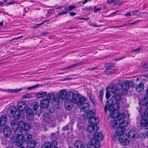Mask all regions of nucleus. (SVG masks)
Wrapping results in <instances>:
<instances>
[{
  "label": "nucleus",
  "mask_w": 148,
  "mask_h": 148,
  "mask_svg": "<svg viewBox=\"0 0 148 148\" xmlns=\"http://www.w3.org/2000/svg\"><path fill=\"white\" fill-rule=\"evenodd\" d=\"M121 85H119L118 83L116 84H111L109 87V91L113 94L118 92L123 95L127 94L130 87V82L125 81Z\"/></svg>",
  "instance_id": "nucleus-1"
},
{
  "label": "nucleus",
  "mask_w": 148,
  "mask_h": 148,
  "mask_svg": "<svg viewBox=\"0 0 148 148\" xmlns=\"http://www.w3.org/2000/svg\"><path fill=\"white\" fill-rule=\"evenodd\" d=\"M111 111L112 112L110 114V116L111 117L115 119L111 122V125L114 128H116L117 127L118 123L120 122L121 120L125 117V114L124 113L121 114L120 112L118 111Z\"/></svg>",
  "instance_id": "nucleus-2"
},
{
  "label": "nucleus",
  "mask_w": 148,
  "mask_h": 148,
  "mask_svg": "<svg viewBox=\"0 0 148 148\" xmlns=\"http://www.w3.org/2000/svg\"><path fill=\"white\" fill-rule=\"evenodd\" d=\"M145 106L147 108L145 110L144 114L142 116V119L140 121V125L141 126L145 129H148V101L147 102Z\"/></svg>",
  "instance_id": "nucleus-3"
},
{
  "label": "nucleus",
  "mask_w": 148,
  "mask_h": 148,
  "mask_svg": "<svg viewBox=\"0 0 148 148\" xmlns=\"http://www.w3.org/2000/svg\"><path fill=\"white\" fill-rule=\"evenodd\" d=\"M23 134H19V145L21 146H24L25 142H29L32 138V135L24 131Z\"/></svg>",
  "instance_id": "nucleus-4"
},
{
  "label": "nucleus",
  "mask_w": 148,
  "mask_h": 148,
  "mask_svg": "<svg viewBox=\"0 0 148 148\" xmlns=\"http://www.w3.org/2000/svg\"><path fill=\"white\" fill-rule=\"evenodd\" d=\"M8 116L10 117H14L16 119H18V110L14 106L10 107L8 111Z\"/></svg>",
  "instance_id": "nucleus-5"
},
{
  "label": "nucleus",
  "mask_w": 148,
  "mask_h": 148,
  "mask_svg": "<svg viewBox=\"0 0 148 148\" xmlns=\"http://www.w3.org/2000/svg\"><path fill=\"white\" fill-rule=\"evenodd\" d=\"M119 124V125L116 131V133L117 136H120L124 134L123 133L125 131V127L127 125L128 122L126 121H122L121 122L118 123V124Z\"/></svg>",
  "instance_id": "nucleus-6"
},
{
  "label": "nucleus",
  "mask_w": 148,
  "mask_h": 148,
  "mask_svg": "<svg viewBox=\"0 0 148 148\" xmlns=\"http://www.w3.org/2000/svg\"><path fill=\"white\" fill-rule=\"evenodd\" d=\"M103 138L102 134L100 132L95 133L94 134V138L91 139L93 143H96L97 146H99L100 141L102 140Z\"/></svg>",
  "instance_id": "nucleus-7"
},
{
  "label": "nucleus",
  "mask_w": 148,
  "mask_h": 148,
  "mask_svg": "<svg viewBox=\"0 0 148 148\" xmlns=\"http://www.w3.org/2000/svg\"><path fill=\"white\" fill-rule=\"evenodd\" d=\"M72 97L71 100L73 103L75 104L84 102L86 101V98L84 97H80L77 94H73L72 92Z\"/></svg>",
  "instance_id": "nucleus-8"
},
{
  "label": "nucleus",
  "mask_w": 148,
  "mask_h": 148,
  "mask_svg": "<svg viewBox=\"0 0 148 148\" xmlns=\"http://www.w3.org/2000/svg\"><path fill=\"white\" fill-rule=\"evenodd\" d=\"M128 136L125 134L121 135L119 138V141L122 145H128L130 143Z\"/></svg>",
  "instance_id": "nucleus-9"
},
{
  "label": "nucleus",
  "mask_w": 148,
  "mask_h": 148,
  "mask_svg": "<svg viewBox=\"0 0 148 148\" xmlns=\"http://www.w3.org/2000/svg\"><path fill=\"white\" fill-rule=\"evenodd\" d=\"M47 99L49 101L56 102V104H58L59 100L58 99H56L55 95L51 93H48L46 96Z\"/></svg>",
  "instance_id": "nucleus-10"
},
{
  "label": "nucleus",
  "mask_w": 148,
  "mask_h": 148,
  "mask_svg": "<svg viewBox=\"0 0 148 148\" xmlns=\"http://www.w3.org/2000/svg\"><path fill=\"white\" fill-rule=\"evenodd\" d=\"M64 103L65 107L66 109L70 110L72 109L73 104L71 99H66L64 101Z\"/></svg>",
  "instance_id": "nucleus-11"
},
{
  "label": "nucleus",
  "mask_w": 148,
  "mask_h": 148,
  "mask_svg": "<svg viewBox=\"0 0 148 148\" xmlns=\"http://www.w3.org/2000/svg\"><path fill=\"white\" fill-rule=\"evenodd\" d=\"M25 131H28L30 129V125L27 123H25L23 121L19 122V128Z\"/></svg>",
  "instance_id": "nucleus-12"
},
{
  "label": "nucleus",
  "mask_w": 148,
  "mask_h": 148,
  "mask_svg": "<svg viewBox=\"0 0 148 148\" xmlns=\"http://www.w3.org/2000/svg\"><path fill=\"white\" fill-rule=\"evenodd\" d=\"M59 95L60 98L62 99H69L71 97V93H67L65 90H62L59 92Z\"/></svg>",
  "instance_id": "nucleus-13"
},
{
  "label": "nucleus",
  "mask_w": 148,
  "mask_h": 148,
  "mask_svg": "<svg viewBox=\"0 0 148 148\" xmlns=\"http://www.w3.org/2000/svg\"><path fill=\"white\" fill-rule=\"evenodd\" d=\"M49 101L47 99L44 98L41 100L40 104L41 107L43 108H46L48 107L49 103Z\"/></svg>",
  "instance_id": "nucleus-14"
},
{
  "label": "nucleus",
  "mask_w": 148,
  "mask_h": 148,
  "mask_svg": "<svg viewBox=\"0 0 148 148\" xmlns=\"http://www.w3.org/2000/svg\"><path fill=\"white\" fill-rule=\"evenodd\" d=\"M26 114L27 117L28 119L32 120L34 119V115L32 109L29 108L27 109L26 111Z\"/></svg>",
  "instance_id": "nucleus-15"
},
{
  "label": "nucleus",
  "mask_w": 148,
  "mask_h": 148,
  "mask_svg": "<svg viewBox=\"0 0 148 148\" xmlns=\"http://www.w3.org/2000/svg\"><path fill=\"white\" fill-rule=\"evenodd\" d=\"M80 108L82 111L84 110V111H88L90 108L89 104L87 103H80Z\"/></svg>",
  "instance_id": "nucleus-16"
},
{
  "label": "nucleus",
  "mask_w": 148,
  "mask_h": 148,
  "mask_svg": "<svg viewBox=\"0 0 148 148\" xmlns=\"http://www.w3.org/2000/svg\"><path fill=\"white\" fill-rule=\"evenodd\" d=\"M99 121L98 118L97 117H93L89 118L88 122L90 124L93 125H97Z\"/></svg>",
  "instance_id": "nucleus-17"
},
{
  "label": "nucleus",
  "mask_w": 148,
  "mask_h": 148,
  "mask_svg": "<svg viewBox=\"0 0 148 148\" xmlns=\"http://www.w3.org/2000/svg\"><path fill=\"white\" fill-rule=\"evenodd\" d=\"M26 107V104L25 101L19 102V118L20 115L21 114V112H22L24 111Z\"/></svg>",
  "instance_id": "nucleus-18"
},
{
  "label": "nucleus",
  "mask_w": 148,
  "mask_h": 148,
  "mask_svg": "<svg viewBox=\"0 0 148 148\" xmlns=\"http://www.w3.org/2000/svg\"><path fill=\"white\" fill-rule=\"evenodd\" d=\"M3 134L6 137L9 136L11 134V131L10 128L9 126H5L3 130Z\"/></svg>",
  "instance_id": "nucleus-19"
},
{
  "label": "nucleus",
  "mask_w": 148,
  "mask_h": 148,
  "mask_svg": "<svg viewBox=\"0 0 148 148\" xmlns=\"http://www.w3.org/2000/svg\"><path fill=\"white\" fill-rule=\"evenodd\" d=\"M120 104L118 102H116L112 106L108 107V110L109 111H114L118 110L120 108Z\"/></svg>",
  "instance_id": "nucleus-20"
},
{
  "label": "nucleus",
  "mask_w": 148,
  "mask_h": 148,
  "mask_svg": "<svg viewBox=\"0 0 148 148\" xmlns=\"http://www.w3.org/2000/svg\"><path fill=\"white\" fill-rule=\"evenodd\" d=\"M87 131L90 133H93L98 130L97 125H93L90 124L89 125L87 128Z\"/></svg>",
  "instance_id": "nucleus-21"
},
{
  "label": "nucleus",
  "mask_w": 148,
  "mask_h": 148,
  "mask_svg": "<svg viewBox=\"0 0 148 148\" xmlns=\"http://www.w3.org/2000/svg\"><path fill=\"white\" fill-rule=\"evenodd\" d=\"M18 130L15 131L14 136L11 138V141L13 143H16V144L17 146L18 145Z\"/></svg>",
  "instance_id": "nucleus-22"
},
{
  "label": "nucleus",
  "mask_w": 148,
  "mask_h": 148,
  "mask_svg": "<svg viewBox=\"0 0 148 148\" xmlns=\"http://www.w3.org/2000/svg\"><path fill=\"white\" fill-rule=\"evenodd\" d=\"M74 146L75 148H86L87 146L84 145L83 143L79 140L76 141L74 143Z\"/></svg>",
  "instance_id": "nucleus-23"
},
{
  "label": "nucleus",
  "mask_w": 148,
  "mask_h": 148,
  "mask_svg": "<svg viewBox=\"0 0 148 148\" xmlns=\"http://www.w3.org/2000/svg\"><path fill=\"white\" fill-rule=\"evenodd\" d=\"M24 146L25 147H26L28 146L30 148H33L35 147L36 145V143L35 140H32L30 142L27 143V142H25Z\"/></svg>",
  "instance_id": "nucleus-24"
},
{
  "label": "nucleus",
  "mask_w": 148,
  "mask_h": 148,
  "mask_svg": "<svg viewBox=\"0 0 148 148\" xmlns=\"http://www.w3.org/2000/svg\"><path fill=\"white\" fill-rule=\"evenodd\" d=\"M11 125L12 126V128L13 129H15L16 130H18V121L15 120H13L11 123Z\"/></svg>",
  "instance_id": "nucleus-25"
},
{
  "label": "nucleus",
  "mask_w": 148,
  "mask_h": 148,
  "mask_svg": "<svg viewBox=\"0 0 148 148\" xmlns=\"http://www.w3.org/2000/svg\"><path fill=\"white\" fill-rule=\"evenodd\" d=\"M107 105L105 106L104 110L106 113L107 112V110H108V107L110 106H112L113 103V99H110L108 101L106 102Z\"/></svg>",
  "instance_id": "nucleus-26"
},
{
  "label": "nucleus",
  "mask_w": 148,
  "mask_h": 148,
  "mask_svg": "<svg viewBox=\"0 0 148 148\" xmlns=\"http://www.w3.org/2000/svg\"><path fill=\"white\" fill-rule=\"evenodd\" d=\"M7 118L5 115L2 116L0 117V126L4 125L6 122Z\"/></svg>",
  "instance_id": "nucleus-27"
},
{
  "label": "nucleus",
  "mask_w": 148,
  "mask_h": 148,
  "mask_svg": "<svg viewBox=\"0 0 148 148\" xmlns=\"http://www.w3.org/2000/svg\"><path fill=\"white\" fill-rule=\"evenodd\" d=\"M144 89V85L142 83H140L136 87V89L138 92H141Z\"/></svg>",
  "instance_id": "nucleus-28"
},
{
  "label": "nucleus",
  "mask_w": 148,
  "mask_h": 148,
  "mask_svg": "<svg viewBox=\"0 0 148 148\" xmlns=\"http://www.w3.org/2000/svg\"><path fill=\"white\" fill-rule=\"evenodd\" d=\"M136 132L134 130H131L129 133V137L130 138H135L137 137Z\"/></svg>",
  "instance_id": "nucleus-29"
},
{
  "label": "nucleus",
  "mask_w": 148,
  "mask_h": 148,
  "mask_svg": "<svg viewBox=\"0 0 148 148\" xmlns=\"http://www.w3.org/2000/svg\"><path fill=\"white\" fill-rule=\"evenodd\" d=\"M122 94L121 93H119L118 92L113 94L112 97L116 101H119L121 99V97L119 94Z\"/></svg>",
  "instance_id": "nucleus-30"
},
{
  "label": "nucleus",
  "mask_w": 148,
  "mask_h": 148,
  "mask_svg": "<svg viewBox=\"0 0 148 148\" xmlns=\"http://www.w3.org/2000/svg\"><path fill=\"white\" fill-rule=\"evenodd\" d=\"M47 93L46 92H37L36 94L37 98H40L44 97L47 94Z\"/></svg>",
  "instance_id": "nucleus-31"
},
{
  "label": "nucleus",
  "mask_w": 148,
  "mask_h": 148,
  "mask_svg": "<svg viewBox=\"0 0 148 148\" xmlns=\"http://www.w3.org/2000/svg\"><path fill=\"white\" fill-rule=\"evenodd\" d=\"M82 63V62H81L75 64H73L72 65L67 66L64 68V70H67L68 69H73L74 68H75L77 66H79Z\"/></svg>",
  "instance_id": "nucleus-32"
},
{
  "label": "nucleus",
  "mask_w": 148,
  "mask_h": 148,
  "mask_svg": "<svg viewBox=\"0 0 148 148\" xmlns=\"http://www.w3.org/2000/svg\"><path fill=\"white\" fill-rule=\"evenodd\" d=\"M51 116L47 113H45L44 114V121L47 122H49L51 119Z\"/></svg>",
  "instance_id": "nucleus-33"
},
{
  "label": "nucleus",
  "mask_w": 148,
  "mask_h": 148,
  "mask_svg": "<svg viewBox=\"0 0 148 148\" xmlns=\"http://www.w3.org/2000/svg\"><path fill=\"white\" fill-rule=\"evenodd\" d=\"M116 71V70L111 68H109L106 70L105 72L108 74H110V73H114Z\"/></svg>",
  "instance_id": "nucleus-34"
},
{
  "label": "nucleus",
  "mask_w": 148,
  "mask_h": 148,
  "mask_svg": "<svg viewBox=\"0 0 148 148\" xmlns=\"http://www.w3.org/2000/svg\"><path fill=\"white\" fill-rule=\"evenodd\" d=\"M95 113V112L94 110L91 111L90 110L87 113L86 116L87 117L89 118L91 117H92V116H93Z\"/></svg>",
  "instance_id": "nucleus-35"
},
{
  "label": "nucleus",
  "mask_w": 148,
  "mask_h": 148,
  "mask_svg": "<svg viewBox=\"0 0 148 148\" xmlns=\"http://www.w3.org/2000/svg\"><path fill=\"white\" fill-rule=\"evenodd\" d=\"M32 95L31 93H27L24 95L22 97V99H27L32 97Z\"/></svg>",
  "instance_id": "nucleus-36"
},
{
  "label": "nucleus",
  "mask_w": 148,
  "mask_h": 148,
  "mask_svg": "<svg viewBox=\"0 0 148 148\" xmlns=\"http://www.w3.org/2000/svg\"><path fill=\"white\" fill-rule=\"evenodd\" d=\"M42 148H52L51 145L49 142H47L44 144L42 146Z\"/></svg>",
  "instance_id": "nucleus-37"
},
{
  "label": "nucleus",
  "mask_w": 148,
  "mask_h": 148,
  "mask_svg": "<svg viewBox=\"0 0 148 148\" xmlns=\"http://www.w3.org/2000/svg\"><path fill=\"white\" fill-rule=\"evenodd\" d=\"M91 143L89 145H88L87 146V148H95V147H98L99 146H97L96 143H93L92 142V141L91 140L90 141Z\"/></svg>",
  "instance_id": "nucleus-38"
},
{
  "label": "nucleus",
  "mask_w": 148,
  "mask_h": 148,
  "mask_svg": "<svg viewBox=\"0 0 148 148\" xmlns=\"http://www.w3.org/2000/svg\"><path fill=\"white\" fill-rule=\"evenodd\" d=\"M7 92H8L11 93H14L18 92V89H8L6 90Z\"/></svg>",
  "instance_id": "nucleus-39"
},
{
  "label": "nucleus",
  "mask_w": 148,
  "mask_h": 148,
  "mask_svg": "<svg viewBox=\"0 0 148 148\" xmlns=\"http://www.w3.org/2000/svg\"><path fill=\"white\" fill-rule=\"evenodd\" d=\"M132 13L134 14L137 16H140L142 14H144L145 13V12L141 13L138 11H133L132 12Z\"/></svg>",
  "instance_id": "nucleus-40"
},
{
  "label": "nucleus",
  "mask_w": 148,
  "mask_h": 148,
  "mask_svg": "<svg viewBox=\"0 0 148 148\" xmlns=\"http://www.w3.org/2000/svg\"><path fill=\"white\" fill-rule=\"evenodd\" d=\"M51 144V148H54L56 147L57 144V141L56 140H54Z\"/></svg>",
  "instance_id": "nucleus-41"
},
{
  "label": "nucleus",
  "mask_w": 148,
  "mask_h": 148,
  "mask_svg": "<svg viewBox=\"0 0 148 148\" xmlns=\"http://www.w3.org/2000/svg\"><path fill=\"white\" fill-rule=\"evenodd\" d=\"M142 48L140 47H138L137 48L134 49L132 50L131 52V53H138L140 50Z\"/></svg>",
  "instance_id": "nucleus-42"
},
{
  "label": "nucleus",
  "mask_w": 148,
  "mask_h": 148,
  "mask_svg": "<svg viewBox=\"0 0 148 148\" xmlns=\"http://www.w3.org/2000/svg\"><path fill=\"white\" fill-rule=\"evenodd\" d=\"M39 85L38 84H37L34 86L28 87L27 88V89L29 90H30L34 88H36L38 87H39Z\"/></svg>",
  "instance_id": "nucleus-43"
},
{
  "label": "nucleus",
  "mask_w": 148,
  "mask_h": 148,
  "mask_svg": "<svg viewBox=\"0 0 148 148\" xmlns=\"http://www.w3.org/2000/svg\"><path fill=\"white\" fill-rule=\"evenodd\" d=\"M103 90L101 89L100 90L99 92V97L101 101L102 100V96L103 95Z\"/></svg>",
  "instance_id": "nucleus-44"
},
{
  "label": "nucleus",
  "mask_w": 148,
  "mask_h": 148,
  "mask_svg": "<svg viewBox=\"0 0 148 148\" xmlns=\"http://www.w3.org/2000/svg\"><path fill=\"white\" fill-rule=\"evenodd\" d=\"M101 8H96V6H95L94 7L93 12H97L100 11L101 10Z\"/></svg>",
  "instance_id": "nucleus-45"
},
{
  "label": "nucleus",
  "mask_w": 148,
  "mask_h": 148,
  "mask_svg": "<svg viewBox=\"0 0 148 148\" xmlns=\"http://www.w3.org/2000/svg\"><path fill=\"white\" fill-rule=\"evenodd\" d=\"M42 113V112L41 109H40L36 110V112H35V114L37 115L38 116H39Z\"/></svg>",
  "instance_id": "nucleus-46"
},
{
  "label": "nucleus",
  "mask_w": 148,
  "mask_h": 148,
  "mask_svg": "<svg viewBox=\"0 0 148 148\" xmlns=\"http://www.w3.org/2000/svg\"><path fill=\"white\" fill-rule=\"evenodd\" d=\"M48 21H43V22H42L41 23H39V24H37L35 27H35V28H38V27L39 26H40L42 25L43 24H44V23L45 22H48Z\"/></svg>",
  "instance_id": "nucleus-47"
},
{
  "label": "nucleus",
  "mask_w": 148,
  "mask_h": 148,
  "mask_svg": "<svg viewBox=\"0 0 148 148\" xmlns=\"http://www.w3.org/2000/svg\"><path fill=\"white\" fill-rule=\"evenodd\" d=\"M38 105H35L34 106L33 108L35 111L36 112V110H38Z\"/></svg>",
  "instance_id": "nucleus-48"
},
{
  "label": "nucleus",
  "mask_w": 148,
  "mask_h": 148,
  "mask_svg": "<svg viewBox=\"0 0 148 148\" xmlns=\"http://www.w3.org/2000/svg\"><path fill=\"white\" fill-rule=\"evenodd\" d=\"M126 25V24H124L123 25H120V26H111L110 27L111 28H117L119 27H122L124 26H125Z\"/></svg>",
  "instance_id": "nucleus-49"
},
{
  "label": "nucleus",
  "mask_w": 148,
  "mask_h": 148,
  "mask_svg": "<svg viewBox=\"0 0 148 148\" xmlns=\"http://www.w3.org/2000/svg\"><path fill=\"white\" fill-rule=\"evenodd\" d=\"M110 97V92L107 90L106 95V97L107 99H108Z\"/></svg>",
  "instance_id": "nucleus-50"
},
{
  "label": "nucleus",
  "mask_w": 148,
  "mask_h": 148,
  "mask_svg": "<svg viewBox=\"0 0 148 148\" xmlns=\"http://www.w3.org/2000/svg\"><path fill=\"white\" fill-rule=\"evenodd\" d=\"M75 8V6L74 5H71L69 8V10L70 11L74 9Z\"/></svg>",
  "instance_id": "nucleus-51"
},
{
  "label": "nucleus",
  "mask_w": 148,
  "mask_h": 148,
  "mask_svg": "<svg viewBox=\"0 0 148 148\" xmlns=\"http://www.w3.org/2000/svg\"><path fill=\"white\" fill-rule=\"evenodd\" d=\"M138 21H134L132 23H128L127 24H126V25H134L135 24H136V23H137V22Z\"/></svg>",
  "instance_id": "nucleus-52"
},
{
  "label": "nucleus",
  "mask_w": 148,
  "mask_h": 148,
  "mask_svg": "<svg viewBox=\"0 0 148 148\" xmlns=\"http://www.w3.org/2000/svg\"><path fill=\"white\" fill-rule=\"evenodd\" d=\"M68 13L67 12H62L59 13L57 14L58 16H59L62 14H66Z\"/></svg>",
  "instance_id": "nucleus-53"
},
{
  "label": "nucleus",
  "mask_w": 148,
  "mask_h": 148,
  "mask_svg": "<svg viewBox=\"0 0 148 148\" xmlns=\"http://www.w3.org/2000/svg\"><path fill=\"white\" fill-rule=\"evenodd\" d=\"M63 130L64 131H66L69 130V126L68 125H66L62 128Z\"/></svg>",
  "instance_id": "nucleus-54"
},
{
  "label": "nucleus",
  "mask_w": 148,
  "mask_h": 148,
  "mask_svg": "<svg viewBox=\"0 0 148 148\" xmlns=\"http://www.w3.org/2000/svg\"><path fill=\"white\" fill-rule=\"evenodd\" d=\"M115 0H107V2L109 4H110L114 2Z\"/></svg>",
  "instance_id": "nucleus-55"
},
{
  "label": "nucleus",
  "mask_w": 148,
  "mask_h": 148,
  "mask_svg": "<svg viewBox=\"0 0 148 148\" xmlns=\"http://www.w3.org/2000/svg\"><path fill=\"white\" fill-rule=\"evenodd\" d=\"M124 15L127 17L131 16V14L130 12H128L125 14Z\"/></svg>",
  "instance_id": "nucleus-56"
},
{
  "label": "nucleus",
  "mask_w": 148,
  "mask_h": 148,
  "mask_svg": "<svg viewBox=\"0 0 148 148\" xmlns=\"http://www.w3.org/2000/svg\"><path fill=\"white\" fill-rule=\"evenodd\" d=\"M48 33L47 32H44L41 33V34L43 36H45L48 34Z\"/></svg>",
  "instance_id": "nucleus-57"
},
{
  "label": "nucleus",
  "mask_w": 148,
  "mask_h": 148,
  "mask_svg": "<svg viewBox=\"0 0 148 148\" xmlns=\"http://www.w3.org/2000/svg\"><path fill=\"white\" fill-rule=\"evenodd\" d=\"M70 15L71 16H73L74 15H75L76 14V13L75 12H71L70 13Z\"/></svg>",
  "instance_id": "nucleus-58"
},
{
  "label": "nucleus",
  "mask_w": 148,
  "mask_h": 148,
  "mask_svg": "<svg viewBox=\"0 0 148 148\" xmlns=\"http://www.w3.org/2000/svg\"><path fill=\"white\" fill-rule=\"evenodd\" d=\"M145 137L148 138V130L145 132Z\"/></svg>",
  "instance_id": "nucleus-59"
},
{
  "label": "nucleus",
  "mask_w": 148,
  "mask_h": 148,
  "mask_svg": "<svg viewBox=\"0 0 148 148\" xmlns=\"http://www.w3.org/2000/svg\"><path fill=\"white\" fill-rule=\"evenodd\" d=\"M14 3V2H10V3H7L5 4V5L7 6L8 5H10Z\"/></svg>",
  "instance_id": "nucleus-60"
},
{
  "label": "nucleus",
  "mask_w": 148,
  "mask_h": 148,
  "mask_svg": "<svg viewBox=\"0 0 148 148\" xmlns=\"http://www.w3.org/2000/svg\"><path fill=\"white\" fill-rule=\"evenodd\" d=\"M88 1V0H84V1L82 2V4H84L87 3Z\"/></svg>",
  "instance_id": "nucleus-61"
},
{
  "label": "nucleus",
  "mask_w": 148,
  "mask_h": 148,
  "mask_svg": "<svg viewBox=\"0 0 148 148\" xmlns=\"http://www.w3.org/2000/svg\"><path fill=\"white\" fill-rule=\"evenodd\" d=\"M92 25L93 26H94L95 27H100V26H98V25H95V24H94Z\"/></svg>",
  "instance_id": "nucleus-62"
},
{
  "label": "nucleus",
  "mask_w": 148,
  "mask_h": 148,
  "mask_svg": "<svg viewBox=\"0 0 148 148\" xmlns=\"http://www.w3.org/2000/svg\"><path fill=\"white\" fill-rule=\"evenodd\" d=\"M7 1L6 0H3L2 2V5L5 3L6 2H7Z\"/></svg>",
  "instance_id": "nucleus-63"
},
{
  "label": "nucleus",
  "mask_w": 148,
  "mask_h": 148,
  "mask_svg": "<svg viewBox=\"0 0 148 148\" xmlns=\"http://www.w3.org/2000/svg\"><path fill=\"white\" fill-rule=\"evenodd\" d=\"M95 69H96V68H91V69H88V70H89V71L93 70H94Z\"/></svg>",
  "instance_id": "nucleus-64"
}]
</instances>
